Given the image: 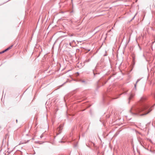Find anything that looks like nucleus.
Listing matches in <instances>:
<instances>
[{
  "mask_svg": "<svg viewBox=\"0 0 155 155\" xmlns=\"http://www.w3.org/2000/svg\"><path fill=\"white\" fill-rule=\"evenodd\" d=\"M137 14V13L134 16V17L133 18L131 19V20H130V21H132L133 20L134 18H135V16H136Z\"/></svg>",
  "mask_w": 155,
  "mask_h": 155,
  "instance_id": "6e6552de",
  "label": "nucleus"
},
{
  "mask_svg": "<svg viewBox=\"0 0 155 155\" xmlns=\"http://www.w3.org/2000/svg\"><path fill=\"white\" fill-rule=\"evenodd\" d=\"M16 122L17 123V121H18V120H16Z\"/></svg>",
  "mask_w": 155,
  "mask_h": 155,
  "instance_id": "a211bd4d",
  "label": "nucleus"
},
{
  "mask_svg": "<svg viewBox=\"0 0 155 155\" xmlns=\"http://www.w3.org/2000/svg\"><path fill=\"white\" fill-rule=\"evenodd\" d=\"M68 35L69 36L72 37L73 36H75V35L74 34H68Z\"/></svg>",
  "mask_w": 155,
  "mask_h": 155,
  "instance_id": "0eeeda50",
  "label": "nucleus"
},
{
  "mask_svg": "<svg viewBox=\"0 0 155 155\" xmlns=\"http://www.w3.org/2000/svg\"><path fill=\"white\" fill-rule=\"evenodd\" d=\"M90 61V59H88L87 60H86V61L87 62H89Z\"/></svg>",
  "mask_w": 155,
  "mask_h": 155,
  "instance_id": "1a4fd4ad",
  "label": "nucleus"
},
{
  "mask_svg": "<svg viewBox=\"0 0 155 155\" xmlns=\"http://www.w3.org/2000/svg\"><path fill=\"white\" fill-rule=\"evenodd\" d=\"M42 137H43V136H41L40 137H41V138H42Z\"/></svg>",
  "mask_w": 155,
  "mask_h": 155,
  "instance_id": "f3484780",
  "label": "nucleus"
},
{
  "mask_svg": "<svg viewBox=\"0 0 155 155\" xmlns=\"http://www.w3.org/2000/svg\"><path fill=\"white\" fill-rule=\"evenodd\" d=\"M13 46V45H12L11 46H10V47H8L7 48H6V49L7 50V51L11 49L12 47Z\"/></svg>",
  "mask_w": 155,
  "mask_h": 155,
  "instance_id": "423d86ee",
  "label": "nucleus"
},
{
  "mask_svg": "<svg viewBox=\"0 0 155 155\" xmlns=\"http://www.w3.org/2000/svg\"><path fill=\"white\" fill-rule=\"evenodd\" d=\"M2 53V51L1 52H0V54H2V53Z\"/></svg>",
  "mask_w": 155,
  "mask_h": 155,
  "instance_id": "dca6fc26",
  "label": "nucleus"
},
{
  "mask_svg": "<svg viewBox=\"0 0 155 155\" xmlns=\"http://www.w3.org/2000/svg\"><path fill=\"white\" fill-rule=\"evenodd\" d=\"M63 125H60L59 127V131H61L63 128Z\"/></svg>",
  "mask_w": 155,
  "mask_h": 155,
  "instance_id": "20e7f679",
  "label": "nucleus"
},
{
  "mask_svg": "<svg viewBox=\"0 0 155 155\" xmlns=\"http://www.w3.org/2000/svg\"><path fill=\"white\" fill-rule=\"evenodd\" d=\"M135 94L133 93H130V96L129 98V100H131L134 96Z\"/></svg>",
  "mask_w": 155,
  "mask_h": 155,
  "instance_id": "7ed1b4c3",
  "label": "nucleus"
},
{
  "mask_svg": "<svg viewBox=\"0 0 155 155\" xmlns=\"http://www.w3.org/2000/svg\"><path fill=\"white\" fill-rule=\"evenodd\" d=\"M137 140L139 142L140 144L142 146H143V140L140 137H137Z\"/></svg>",
  "mask_w": 155,
  "mask_h": 155,
  "instance_id": "f03ea898",
  "label": "nucleus"
},
{
  "mask_svg": "<svg viewBox=\"0 0 155 155\" xmlns=\"http://www.w3.org/2000/svg\"><path fill=\"white\" fill-rule=\"evenodd\" d=\"M69 45L70 46H72V45H71V42H70L69 43Z\"/></svg>",
  "mask_w": 155,
  "mask_h": 155,
  "instance_id": "f8f14e48",
  "label": "nucleus"
},
{
  "mask_svg": "<svg viewBox=\"0 0 155 155\" xmlns=\"http://www.w3.org/2000/svg\"><path fill=\"white\" fill-rule=\"evenodd\" d=\"M7 51V50H6V49H5V50H4V51H2V53H4L5 52H6Z\"/></svg>",
  "mask_w": 155,
  "mask_h": 155,
  "instance_id": "9d476101",
  "label": "nucleus"
},
{
  "mask_svg": "<svg viewBox=\"0 0 155 155\" xmlns=\"http://www.w3.org/2000/svg\"><path fill=\"white\" fill-rule=\"evenodd\" d=\"M73 41V42H74V40H73V41Z\"/></svg>",
  "mask_w": 155,
  "mask_h": 155,
  "instance_id": "6ab92c4d",
  "label": "nucleus"
},
{
  "mask_svg": "<svg viewBox=\"0 0 155 155\" xmlns=\"http://www.w3.org/2000/svg\"><path fill=\"white\" fill-rule=\"evenodd\" d=\"M145 97H141L140 102L141 104V107H139L138 106H133L130 110V113L132 115H135L138 114L139 113L142 111H145L143 115H146L149 113L152 110L150 108H149V106L146 103L142 104L146 100Z\"/></svg>",
  "mask_w": 155,
  "mask_h": 155,
  "instance_id": "f257e3e1",
  "label": "nucleus"
},
{
  "mask_svg": "<svg viewBox=\"0 0 155 155\" xmlns=\"http://www.w3.org/2000/svg\"><path fill=\"white\" fill-rule=\"evenodd\" d=\"M152 95H153V97L155 98V93H154L153 94H152Z\"/></svg>",
  "mask_w": 155,
  "mask_h": 155,
  "instance_id": "9b49d317",
  "label": "nucleus"
},
{
  "mask_svg": "<svg viewBox=\"0 0 155 155\" xmlns=\"http://www.w3.org/2000/svg\"><path fill=\"white\" fill-rule=\"evenodd\" d=\"M82 82H85V81H82Z\"/></svg>",
  "mask_w": 155,
  "mask_h": 155,
  "instance_id": "4468645a",
  "label": "nucleus"
},
{
  "mask_svg": "<svg viewBox=\"0 0 155 155\" xmlns=\"http://www.w3.org/2000/svg\"><path fill=\"white\" fill-rule=\"evenodd\" d=\"M140 79H137V80L136 82V83L135 84V85H134V87H135V88H136V85H137V84L140 80Z\"/></svg>",
  "mask_w": 155,
  "mask_h": 155,
  "instance_id": "39448f33",
  "label": "nucleus"
},
{
  "mask_svg": "<svg viewBox=\"0 0 155 155\" xmlns=\"http://www.w3.org/2000/svg\"><path fill=\"white\" fill-rule=\"evenodd\" d=\"M93 143V146H94L95 145V144L94 143Z\"/></svg>",
  "mask_w": 155,
  "mask_h": 155,
  "instance_id": "2eb2a0df",
  "label": "nucleus"
},
{
  "mask_svg": "<svg viewBox=\"0 0 155 155\" xmlns=\"http://www.w3.org/2000/svg\"><path fill=\"white\" fill-rule=\"evenodd\" d=\"M126 93H127V92H125L123 93V94H126Z\"/></svg>",
  "mask_w": 155,
  "mask_h": 155,
  "instance_id": "ddd939ff",
  "label": "nucleus"
}]
</instances>
